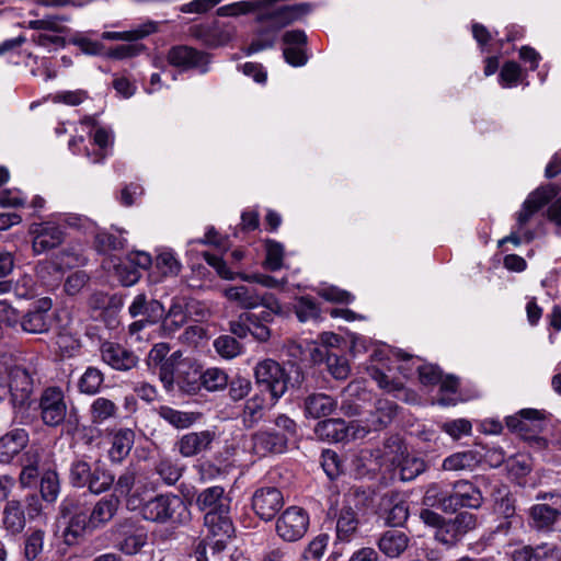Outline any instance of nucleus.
I'll list each match as a JSON object with an SVG mask.
<instances>
[{
	"mask_svg": "<svg viewBox=\"0 0 561 561\" xmlns=\"http://www.w3.org/2000/svg\"><path fill=\"white\" fill-rule=\"evenodd\" d=\"M196 505L205 513L204 523L208 536L205 541H201L196 546L195 559L196 561H209L208 550L213 559H220V554L234 531L229 516L230 499L225 494L222 486L214 485L198 493Z\"/></svg>",
	"mask_w": 561,
	"mask_h": 561,
	"instance_id": "obj_1",
	"label": "nucleus"
},
{
	"mask_svg": "<svg viewBox=\"0 0 561 561\" xmlns=\"http://www.w3.org/2000/svg\"><path fill=\"white\" fill-rule=\"evenodd\" d=\"M420 359L396 351L386 344L374 345L366 371L378 387L396 398L408 401L403 378L416 371Z\"/></svg>",
	"mask_w": 561,
	"mask_h": 561,
	"instance_id": "obj_2",
	"label": "nucleus"
},
{
	"mask_svg": "<svg viewBox=\"0 0 561 561\" xmlns=\"http://www.w3.org/2000/svg\"><path fill=\"white\" fill-rule=\"evenodd\" d=\"M126 506L137 511L148 522L180 525L188 519L184 501L173 494L151 496L146 486L136 485L135 491L126 497Z\"/></svg>",
	"mask_w": 561,
	"mask_h": 561,
	"instance_id": "obj_3",
	"label": "nucleus"
},
{
	"mask_svg": "<svg viewBox=\"0 0 561 561\" xmlns=\"http://www.w3.org/2000/svg\"><path fill=\"white\" fill-rule=\"evenodd\" d=\"M92 226L87 217L57 213L47 216L44 220L32 222L28 234L32 237V250L39 255L59 247L66 237V228L88 229Z\"/></svg>",
	"mask_w": 561,
	"mask_h": 561,
	"instance_id": "obj_4",
	"label": "nucleus"
},
{
	"mask_svg": "<svg viewBox=\"0 0 561 561\" xmlns=\"http://www.w3.org/2000/svg\"><path fill=\"white\" fill-rule=\"evenodd\" d=\"M397 451H400V456L390 457L388 453L381 456L379 450L375 453L368 449L362 450L358 456L352 459L356 476L363 477L368 472H375L386 465L387 461H390L391 466H396L399 469L400 479L403 481L413 480L425 470V463L421 458L404 455L401 446H397Z\"/></svg>",
	"mask_w": 561,
	"mask_h": 561,
	"instance_id": "obj_5",
	"label": "nucleus"
},
{
	"mask_svg": "<svg viewBox=\"0 0 561 561\" xmlns=\"http://www.w3.org/2000/svg\"><path fill=\"white\" fill-rule=\"evenodd\" d=\"M556 195L557 191L551 185L539 187L529 194L522 209L516 215V222L511 233L499 241V247H503L508 242L515 247L530 242L535 238V230L531 227L533 216Z\"/></svg>",
	"mask_w": 561,
	"mask_h": 561,
	"instance_id": "obj_6",
	"label": "nucleus"
},
{
	"mask_svg": "<svg viewBox=\"0 0 561 561\" xmlns=\"http://www.w3.org/2000/svg\"><path fill=\"white\" fill-rule=\"evenodd\" d=\"M416 371L419 374V380L423 386L440 385L439 398L434 403L440 407H450L469 399L457 394L458 380L454 376H446L443 379L440 370L435 365H417Z\"/></svg>",
	"mask_w": 561,
	"mask_h": 561,
	"instance_id": "obj_7",
	"label": "nucleus"
},
{
	"mask_svg": "<svg viewBox=\"0 0 561 561\" xmlns=\"http://www.w3.org/2000/svg\"><path fill=\"white\" fill-rule=\"evenodd\" d=\"M256 382L270 391L274 403L282 398L288 389L290 378L285 368L273 359H264L254 368Z\"/></svg>",
	"mask_w": 561,
	"mask_h": 561,
	"instance_id": "obj_8",
	"label": "nucleus"
},
{
	"mask_svg": "<svg viewBox=\"0 0 561 561\" xmlns=\"http://www.w3.org/2000/svg\"><path fill=\"white\" fill-rule=\"evenodd\" d=\"M85 263L87 257L82 251L77 247L70 245L56 255L55 262L38 264L37 274L45 285L53 287L59 282L61 270L83 266Z\"/></svg>",
	"mask_w": 561,
	"mask_h": 561,
	"instance_id": "obj_9",
	"label": "nucleus"
},
{
	"mask_svg": "<svg viewBox=\"0 0 561 561\" xmlns=\"http://www.w3.org/2000/svg\"><path fill=\"white\" fill-rule=\"evenodd\" d=\"M310 524L309 514L302 507L289 506L276 519V535L286 542L300 540Z\"/></svg>",
	"mask_w": 561,
	"mask_h": 561,
	"instance_id": "obj_10",
	"label": "nucleus"
},
{
	"mask_svg": "<svg viewBox=\"0 0 561 561\" xmlns=\"http://www.w3.org/2000/svg\"><path fill=\"white\" fill-rule=\"evenodd\" d=\"M224 296L243 309H254L259 306L268 308L275 313H282V304L273 294L261 295L255 288L244 285L230 286L224 289Z\"/></svg>",
	"mask_w": 561,
	"mask_h": 561,
	"instance_id": "obj_11",
	"label": "nucleus"
},
{
	"mask_svg": "<svg viewBox=\"0 0 561 561\" xmlns=\"http://www.w3.org/2000/svg\"><path fill=\"white\" fill-rule=\"evenodd\" d=\"M66 21L67 19L65 16L49 15L38 20H30L27 26L41 31L33 41L38 46L50 50L64 46L65 41L58 33L62 31V23Z\"/></svg>",
	"mask_w": 561,
	"mask_h": 561,
	"instance_id": "obj_12",
	"label": "nucleus"
},
{
	"mask_svg": "<svg viewBox=\"0 0 561 561\" xmlns=\"http://www.w3.org/2000/svg\"><path fill=\"white\" fill-rule=\"evenodd\" d=\"M203 256H204L205 261L211 267L215 268L217 274L225 279H233L236 276H238L243 282L260 284L266 288H279V287H283L285 284H287L286 277L277 279L271 275L262 274V273L234 274L233 272H231V270L227 266L226 262L221 257H219L215 254H210L208 252L203 253Z\"/></svg>",
	"mask_w": 561,
	"mask_h": 561,
	"instance_id": "obj_13",
	"label": "nucleus"
},
{
	"mask_svg": "<svg viewBox=\"0 0 561 561\" xmlns=\"http://www.w3.org/2000/svg\"><path fill=\"white\" fill-rule=\"evenodd\" d=\"M128 311L133 318L138 316L145 317V319L135 321L129 325V332L131 336L138 333L146 323H157L164 316L163 305L156 299L147 300L145 294H138L135 296L128 308Z\"/></svg>",
	"mask_w": 561,
	"mask_h": 561,
	"instance_id": "obj_14",
	"label": "nucleus"
},
{
	"mask_svg": "<svg viewBox=\"0 0 561 561\" xmlns=\"http://www.w3.org/2000/svg\"><path fill=\"white\" fill-rule=\"evenodd\" d=\"M547 425L548 422L543 412L536 409H523L518 413L506 417V426L526 440L533 435L547 430Z\"/></svg>",
	"mask_w": 561,
	"mask_h": 561,
	"instance_id": "obj_15",
	"label": "nucleus"
},
{
	"mask_svg": "<svg viewBox=\"0 0 561 561\" xmlns=\"http://www.w3.org/2000/svg\"><path fill=\"white\" fill-rule=\"evenodd\" d=\"M182 270V263L171 248L159 247L154 250L153 266L148 274L151 284H158L169 278L176 277Z\"/></svg>",
	"mask_w": 561,
	"mask_h": 561,
	"instance_id": "obj_16",
	"label": "nucleus"
},
{
	"mask_svg": "<svg viewBox=\"0 0 561 561\" xmlns=\"http://www.w3.org/2000/svg\"><path fill=\"white\" fill-rule=\"evenodd\" d=\"M316 434L321 439L342 442L363 438L365 431L360 430L357 422L347 424L341 419H328L317 424Z\"/></svg>",
	"mask_w": 561,
	"mask_h": 561,
	"instance_id": "obj_17",
	"label": "nucleus"
},
{
	"mask_svg": "<svg viewBox=\"0 0 561 561\" xmlns=\"http://www.w3.org/2000/svg\"><path fill=\"white\" fill-rule=\"evenodd\" d=\"M483 501L480 490L469 481H458L451 494L440 500L444 511L455 512L459 507L478 508Z\"/></svg>",
	"mask_w": 561,
	"mask_h": 561,
	"instance_id": "obj_18",
	"label": "nucleus"
},
{
	"mask_svg": "<svg viewBox=\"0 0 561 561\" xmlns=\"http://www.w3.org/2000/svg\"><path fill=\"white\" fill-rule=\"evenodd\" d=\"M290 15L291 9L289 7H282L262 14L260 21L265 23L267 26H271L273 30L271 33L267 32L262 34V38L253 42L248 47L247 55H251L265 48L272 47L275 43L276 32L289 22Z\"/></svg>",
	"mask_w": 561,
	"mask_h": 561,
	"instance_id": "obj_19",
	"label": "nucleus"
},
{
	"mask_svg": "<svg viewBox=\"0 0 561 561\" xmlns=\"http://www.w3.org/2000/svg\"><path fill=\"white\" fill-rule=\"evenodd\" d=\"M39 408L42 420L46 425L57 426L62 423L67 414L62 390L58 387L47 388L42 393Z\"/></svg>",
	"mask_w": 561,
	"mask_h": 561,
	"instance_id": "obj_20",
	"label": "nucleus"
},
{
	"mask_svg": "<svg viewBox=\"0 0 561 561\" xmlns=\"http://www.w3.org/2000/svg\"><path fill=\"white\" fill-rule=\"evenodd\" d=\"M170 65L183 70L196 69L201 73L208 70L209 58L206 54L187 46H175L168 53Z\"/></svg>",
	"mask_w": 561,
	"mask_h": 561,
	"instance_id": "obj_21",
	"label": "nucleus"
},
{
	"mask_svg": "<svg viewBox=\"0 0 561 561\" xmlns=\"http://www.w3.org/2000/svg\"><path fill=\"white\" fill-rule=\"evenodd\" d=\"M283 505V495L276 488H261L252 496V508L264 520L272 519Z\"/></svg>",
	"mask_w": 561,
	"mask_h": 561,
	"instance_id": "obj_22",
	"label": "nucleus"
},
{
	"mask_svg": "<svg viewBox=\"0 0 561 561\" xmlns=\"http://www.w3.org/2000/svg\"><path fill=\"white\" fill-rule=\"evenodd\" d=\"M244 448L259 457L271 453L282 454L287 448V437L279 433L257 432L252 435Z\"/></svg>",
	"mask_w": 561,
	"mask_h": 561,
	"instance_id": "obj_23",
	"label": "nucleus"
},
{
	"mask_svg": "<svg viewBox=\"0 0 561 561\" xmlns=\"http://www.w3.org/2000/svg\"><path fill=\"white\" fill-rule=\"evenodd\" d=\"M53 307L51 299L44 297L38 299L20 321L23 331L33 334H41L48 331L50 321L48 312Z\"/></svg>",
	"mask_w": 561,
	"mask_h": 561,
	"instance_id": "obj_24",
	"label": "nucleus"
},
{
	"mask_svg": "<svg viewBox=\"0 0 561 561\" xmlns=\"http://www.w3.org/2000/svg\"><path fill=\"white\" fill-rule=\"evenodd\" d=\"M214 439L215 433L211 431L191 432L176 442V448L183 457H194L209 449Z\"/></svg>",
	"mask_w": 561,
	"mask_h": 561,
	"instance_id": "obj_25",
	"label": "nucleus"
},
{
	"mask_svg": "<svg viewBox=\"0 0 561 561\" xmlns=\"http://www.w3.org/2000/svg\"><path fill=\"white\" fill-rule=\"evenodd\" d=\"M101 356L105 364L116 370H128L137 363V357L131 352L113 342L101 345Z\"/></svg>",
	"mask_w": 561,
	"mask_h": 561,
	"instance_id": "obj_26",
	"label": "nucleus"
},
{
	"mask_svg": "<svg viewBox=\"0 0 561 561\" xmlns=\"http://www.w3.org/2000/svg\"><path fill=\"white\" fill-rule=\"evenodd\" d=\"M285 48L283 51L286 62L294 67H301L307 62L304 46L307 42L305 32L299 30L288 31L284 34Z\"/></svg>",
	"mask_w": 561,
	"mask_h": 561,
	"instance_id": "obj_27",
	"label": "nucleus"
},
{
	"mask_svg": "<svg viewBox=\"0 0 561 561\" xmlns=\"http://www.w3.org/2000/svg\"><path fill=\"white\" fill-rule=\"evenodd\" d=\"M8 387L14 401L24 402L33 390V379L28 370L20 365L13 366L8 373Z\"/></svg>",
	"mask_w": 561,
	"mask_h": 561,
	"instance_id": "obj_28",
	"label": "nucleus"
},
{
	"mask_svg": "<svg viewBox=\"0 0 561 561\" xmlns=\"http://www.w3.org/2000/svg\"><path fill=\"white\" fill-rule=\"evenodd\" d=\"M28 443V433L24 428H14L0 437V462L10 463Z\"/></svg>",
	"mask_w": 561,
	"mask_h": 561,
	"instance_id": "obj_29",
	"label": "nucleus"
},
{
	"mask_svg": "<svg viewBox=\"0 0 561 561\" xmlns=\"http://www.w3.org/2000/svg\"><path fill=\"white\" fill-rule=\"evenodd\" d=\"M444 527H446V534H443V528H440L435 534L436 539L446 545L453 543L461 535L476 527V516L467 512L460 513Z\"/></svg>",
	"mask_w": 561,
	"mask_h": 561,
	"instance_id": "obj_30",
	"label": "nucleus"
},
{
	"mask_svg": "<svg viewBox=\"0 0 561 561\" xmlns=\"http://www.w3.org/2000/svg\"><path fill=\"white\" fill-rule=\"evenodd\" d=\"M188 301L185 298L175 297L172 299L169 311L162 320V329L165 333L172 334L181 329L188 320Z\"/></svg>",
	"mask_w": 561,
	"mask_h": 561,
	"instance_id": "obj_31",
	"label": "nucleus"
},
{
	"mask_svg": "<svg viewBox=\"0 0 561 561\" xmlns=\"http://www.w3.org/2000/svg\"><path fill=\"white\" fill-rule=\"evenodd\" d=\"M26 518L21 503L16 500L8 501L3 507L1 526L8 535L16 536L24 529Z\"/></svg>",
	"mask_w": 561,
	"mask_h": 561,
	"instance_id": "obj_32",
	"label": "nucleus"
},
{
	"mask_svg": "<svg viewBox=\"0 0 561 561\" xmlns=\"http://www.w3.org/2000/svg\"><path fill=\"white\" fill-rule=\"evenodd\" d=\"M103 267L126 287L135 285L140 279V272L127 263L126 256L124 260L108 257L103 262Z\"/></svg>",
	"mask_w": 561,
	"mask_h": 561,
	"instance_id": "obj_33",
	"label": "nucleus"
},
{
	"mask_svg": "<svg viewBox=\"0 0 561 561\" xmlns=\"http://www.w3.org/2000/svg\"><path fill=\"white\" fill-rule=\"evenodd\" d=\"M113 141L114 136L112 130L104 127H96L93 133L92 144L96 149L91 151L89 148L84 147L85 157L92 163H100L104 161L110 153Z\"/></svg>",
	"mask_w": 561,
	"mask_h": 561,
	"instance_id": "obj_34",
	"label": "nucleus"
},
{
	"mask_svg": "<svg viewBox=\"0 0 561 561\" xmlns=\"http://www.w3.org/2000/svg\"><path fill=\"white\" fill-rule=\"evenodd\" d=\"M560 515V506L535 504L529 508V525L538 530L550 529Z\"/></svg>",
	"mask_w": 561,
	"mask_h": 561,
	"instance_id": "obj_35",
	"label": "nucleus"
},
{
	"mask_svg": "<svg viewBox=\"0 0 561 561\" xmlns=\"http://www.w3.org/2000/svg\"><path fill=\"white\" fill-rule=\"evenodd\" d=\"M409 537L398 529L385 531L378 540L379 550L389 558L399 557L409 546Z\"/></svg>",
	"mask_w": 561,
	"mask_h": 561,
	"instance_id": "obj_36",
	"label": "nucleus"
},
{
	"mask_svg": "<svg viewBox=\"0 0 561 561\" xmlns=\"http://www.w3.org/2000/svg\"><path fill=\"white\" fill-rule=\"evenodd\" d=\"M119 506V500L117 496L111 495L101 499L95 503L90 515V525L96 529L106 525L116 514Z\"/></svg>",
	"mask_w": 561,
	"mask_h": 561,
	"instance_id": "obj_37",
	"label": "nucleus"
},
{
	"mask_svg": "<svg viewBox=\"0 0 561 561\" xmlns=\"http://www.w3.org/2000/svg\"><path fill=\"white\" fill-rule=\"evenodd\" d=\"M397 405L387 399H379L375 405V412L367 420L366 426H360L365 431V435L370 431H377L388 425L396 415Z\"/></svg>",
	"mask_w": 561,
	"mask_h": 561,
	"instance_id": "obj_38",
	"label": "nucleus"
},
{
	"mask_svg": "<svg viewBox=\"0 0 561 561\" xmlns=\"http://www.w3.org/2000/svg\"><path fill=\"white\" fill-rule=\"evenodd\" d=\"M158 415L176 430H185L197 423L201 414L197 412L181 411L169 405H161L157 410Z\"/></svg>",
	"mask_w": 561,
	"mask_h": 561,
	"instance_id": "obj_39",
	"label": "nucleus"
},
{
	"mask_svg": "<svg viewBox=\"0 0 561 561\" xmlns=\"http://www.w3.org/2000/svg\"><path fill=\"white\" fill-rule=\"evenodd\" d=\"M158 30V24L152 21H147L141 24L133 26L130 30L116 32L106 31L103 32L101 37L105 41H124V42H137L142 39Z\"/></svg>",
	"mask_w": 561,
	"mask_h": 561,
	"instance_id": "obj_40",
	"label": "nucleus"
},
{
	"mask_svg": "<svg viewBox=\"0 0 561 561\" xmlns=\"http://www.w3.org/2000/svg\"><path fill=\"white\" fill-rule=\"evenodd\" d=\"M337 402L325 393H313L305 401V413L312 419L329 416L336 409Z\"/></svg>",
	"mask_w": 561,
	"mask_h": 561,
	"instance_id": "obj_41",
	"label": "nucleus"
},
{
	"mask_svg": "<svg viewBox=\"0 0 561 561\" xmlns=\"http://www.w3.org/2000/svg\"><path fill=\"white\" fill-rule=\"evenodd\" d=\"M124 229L113 228V231L98 230L94 237V244L99 252L121 250L126 245Z\"/></svg>",
	"mask_w": 561,
	"mask_h": 561,
	"instance_id": "obj_42",
	"label": "nucleus"
},
{
	"mask_svg": "<svg viewBox=\"0 0 561 561\" xmlns=\"http://www.w3.org/2000/svg\"><path fill=\"white\" fill-rule=\"evenodd\" d=\"M135 433L129 428H121L114 435L112 439V447L108 451L112 461L121 462L126 458L134 445Z\"/></svg>",
	"mask_w": 561,
	"mask_h": 561,
	"instance_id": "obj_43",
	"label": "nucleus"
},
{
	"mask_svg": "<svg viewBox=\"0 0 561 561\" xmlns=\"http://www.w3.org/2000/svg\"><path fill=\"white\" fill-rule=\"evenodd\" d=\"M352 499L347 497L345 506L341 510L336 522V534L339 539L348 540L358 526V518L355 510L352 507Z\"/></svg>",
	"mask_w": 561,
	"mask_h": 561,
	"instance_id": "obj_44",
	"label": "nucleus"
},
{
	"mask_svg": "<svg viewBox=\"0 0 561 561\" xmlns=\"http://www.w3.org/2000/svg\"><path fill=\"white\" fill-rule=\"evenodd\" d=\"M264 251L265 257L262 265L265 270L276 272L283 268L285 257V248L283 243L273 239H266L264 240Z\"/></svg>",
	"mask_w": 561,
	"mask_h": 561,
	"instance_id": "obj_45",
	"label": "nucleus"
},
{
	"mask_svg": "<svg viewBox=\"0 0 561 561\" xmlns=\"http://www.w3.org/2000/svg\"><path fill=\"white\" fill-rule=\"evenodd\" d=\"M94 528H92V525H90V515L83 511L76 512L70 517L68 526L65 530L66 541L71 543L84 533L91 531Z\"/></svg>",
	"mask_w": 561,
	"mask_h": 561,
	"instance_id": "obj_46",
	"label": "nucleus"
},
{
	"mask_svg": "<svg viewBox=\"0 0 561 561\" xmlns=\"http://www.w3.org/2000/svg\"><path fill=\"white\" fill-rule=\"evenodd\" d=\"M38 453L36 449L30 448L23 457L22 471L20 474V482L22 486L32 485L38 477Z\"/></svg>",
	"mask_w": 561,
	"mask_h": 561,
	"instance_id": "obj_47",
	"label": "nucleus"
},
{
	"mask_svg": "<svg viewBox=\"0 0 561 561\" xmlns=\"http://www.w3.org/2000/svg\"><path fill=\"white\" fill-rule=\"evenodd\" d=\"M478 462L474 451H459L455 453L443 461V469L446 471L466 470L472 468Z\"/></svg>",
	"mask_w": 561,
	"mask_h": 561,
	"instance_id": "obj_48",
	"label": "nucleus"
},
{
	"mask_svg": "<svg viewBox=\"0 0 561 561\" xmlns=\"http://www.w3.org/2000/svg\"><path fill=\"white\" fill-rule=\"evenodd\" d=\"M113 483L114 476L103 467L96 466L94 469H91L87 486L90 492L101 494L107 491Z\"/></svg>",
	"mask_w": 561,
	"mask_h": 561,
	"instance_id": "obj_49",
	"label": "nucleus"
},
{
	"mask_svg": "<svg viewBox=\"0 0 561 561\" xmlns=\"http://www.w3.org/2000/svg\"><path fill=\"white\" fill-rule=\"evenodd\" d=\"M525 75L515 61H506L499 75V83L503 89H511L523 83Z\"/></svg>",
	"mask_w": 561,
	"mask_h": 561,
	"instance_id": "obj_50",
	"label": "nucleus"
},
{
	"mask_svg": "<svg viewBox=\"0 0 561 561\" xmlns=\"http://www.w3.org/2000/svg\"><path fill=\"white\" fill-rule=\"evenodd\" d=\"M236 30L231 25H215L210 27L204 38V42L210 47L225 46L234 37Z\"/></svg>",
	"mask_w": 561,
	"mask_h": 561,
	"instance_id": "obj_51",
	"label": "nucleus"
},
{
	"mask_svg": "<svg viewBox=\"0 0 561 561\" xmlns=\"http://www.w3.org/2000/svg\"><path fill=\"white\" fill-rule=\"evenodd\" d=\"M203 387L208 391H219L229 382L228 374L217 367L206 369L201 376Z\"/></svg>",
	"mask_w": 561,
	"mask_h": 561,
	"instance_id": "obj_52",
	"label": "nucleus"
},
{
	"mask_svg": "<svg viewBox=\"0 0 561 561\" xmlns=\"http://www.w3.org/2000/svg\"><path fill=\"white\" fill-rule=\"evenodd\" d=\"M314 291L324 300L335 304L348 305L355 299L352 293L329 284L319 285Z\"/></svg>",
	"mask_w": 561,
	"mask_h": 561,
	"instance_id": "obj_53",
	"label": "nucleus"
},
{
	"mask_svg": "<svg viewBox=\"0 0 561 561\" xmlns=\"http://www.w3.org/2000/svg\"><path fill=\"white\" fill-rule=\"evenodd\" d=\"M117 412L116 404L106 398L99 397L91 404V417L93 423L101 424L104 421L114 417Z\"/></svg>",
	"mask_w": 561,
	"mask_h": 561,
	"instance_id": "obj_54",
	"label": "nucleus"
},
{
	"mask_svg": "<svg viewBox=\"0 0 561 561\" xmlns=\"http://www.w3.org/2000/svg\"><path fill=\"white\" fill-rule=\"evenodd\" d=\"M103 380L104 377L101 370L89 367L79 379L78 387L82 393L95 394L100 390Z\"/></svg>",
	"mask_w": 561,
	"mask_h": 561,
	"instance_id": "obj_55",
	"label": "nucleus"
},
{
	"mask_svg": "<svg viewBox=\"0 0 561 561\" xmlns=\"http://www.w3.org/2000/svg\"><path fill=\"white\" fill-rule=\"evenodd\" d=\"M295 312L300 322H306L319 318L320 308L311 297L301 296L296 299Z\"/></svg>",
	"mask_w": 561,
	"mask_h": 561,
	"instance_id": "obj_56",
	"label": "nucleus"
},
{
	"mask_svg": "<svg viewBox=\"0 0 561 561\" xmlns=\"http://www.w3.org/2000/svg\"><path fill=\"white\" fill-rule=\"evenodd\" d=\"M216 352L226 359L237 357L242 352L241 344L230 335H221L214 341Z\"/></svg>",
	"mask_w": 561,
	"mask_h": 561,
	"instance_id": "obj_57",
	"label": "nucleus"
},
{
	"mask_svg": "<svg viewBox=\"0 0 561 561\" xmlns=\"http://www.w3.org/2000/svg\"><path fill=\"white\" fill-rule=\"evenodd\" d=\"M442 431L449 435L453 439L458 440L463 436L471 435L472 424L467 419H456L444 422L440 425Z\"/></svg>",
	"mask_w": 561,
	"mask_h": 561,
	"instance_id": "obj_58",
	"label": "nucleus"
},
{
	"mask_svg": "<svg viewBox=\"0 0 561 561\" xmlns=\"http://www.w3.org/2000/svg\"><path fill=\"white\" fill-rule=\"evenodd\" d=\"M156 471L168 485L174 484L182 476V469L169 458H161Z\"/></svg>",
	"mask_w": 561,
	"mask_h": 561,
	"instance_id": "obj_59",
	"label": "nucleus"
},
{
	"mask_svg": "<svg viewBox=\"0 0 561 561\" xmlns=\"http://www.w3.org/2000/svg\"><path fill=\"white\" fill-rule=\"evenodd\" d=\"M56 345L60 356L65 358L75 357L78 355L81 348L80 341L75 335L69 333H60L57 336Z\"/></svg>",
	"mask_w": 561,
	"mask_h": 561,
	"instance_id": "obj_60",
	"label": "nucleus"
},
{
	"mask_svg": "<svg viewBox=\"0 0 561 561\" xmlns=\"http://www.w3.org/2000/svg\"><path fill=\"white\" fill-rule=\"evenodd\" d=\"M60 485L58 476L54 471H47L41 480V493L45 501L54 502L59 494Z\"/></svg>",
	"mask_w": 561,
	"mask_h": 561,
	"instance_id": "obj_61",
	"label": "nucleus"
},
{
	"mask_svg": "<svg viewBox=\"0 0 561 561\" xmlns=\"http://www.w3.org/2000/svg\"><path fill=\"white\" fill-rule=\"evenodd\" d=\"M520 525V518L502 519L495 529L489 535L488 541H490L491 545H500L502 542V538L510 537L514 529Z\"/></svg>",
	"mask_w": 561,
	"mask_h": 561,
	"instance_id": "obj_62",
	"label": "nucleus"
},
{
	"mask_svg": "<svg viewBox=\"0 0 561 561\" xmlns=\"http://www.w3.org/2000/svg\"><path fill=\"white\" fill-rule=\"evenodd\" d=\"M328 541L329 536L325 534L314 537L305 549L301 561H319L325 551Z\"/></svg>",
	"mask_w": 561,
	"mask_h": 561,
	"instance_id": "obj_63",
	"label": "nucleus"
},
{
	"mask_svg": "<svg viewBox=\"0 0 561 561\" xmlns=\"http://www.w3.org/2000/svg\"><path fill=\"white\" fill-rule=\"evenodd\" d=\"M534 561H561V548L553 542H542L533 547Z\"/></svg>",
	"mask_w": 561,
	"mask_h": 561,
	"instance_id": "obj_64",
	"label": "nucleus"
}]
</instances>
